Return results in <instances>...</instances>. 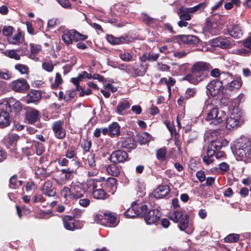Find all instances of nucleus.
<instances>
[{
  "label": "nucleus",
  "mask_w": 251,
  "mask_h": 251,
  "mask_svg": "<svg viewBox=\"0 0 251 251\" xmlns=\"http://www.w3.org/2000/svg\"><path fill=\"white\" fill-rule=\"evenodd\" d=\"M203 113L206 114L205 120L211 121L210 124L218 125L223 121L226 118V113L224 111H219L217 106L210 100H206L203 108Z\"/></svg>",
  "instance_id": "obj_1"
},
{
  "label": "nucleus",
  "mask_w": 251,
  "mask_h": 251,
  "mask_svg": "<svg viewBox=\"0 0 251 251\" xmlns=\"http://www.w3.org/2000/svg\"><path fill=\"white\" fill-rule=\"evenodd\" d=\"M235 153L237 160L243 161L245 163L251 161L250 157L251 153V147L250 139L242 137L235 146Z\"/></svg>",
  "instance_id": "obj_2"
},
{
  "label": "nucleus",
  "mask_w": 251,
  "mask_h": 251,
  "mask_svg": "<svg viewBox=\"0 0 251 251\" xmlns=\"http://www.w3.org/2000/svg\"><path fill=\"white\" fill-rule=\"evenodd\" d=\"M85 191L82 184L78 183H72L69 187L65 186L61 190V196L67 202L77 200L82 198Z\"/></svg>",
  "instance_id": "obj_3"
},
{
  "label": "nucleus",
  "mask_w": 251,
  "mask_h": 251,
  "mask_svg": "<svg viewBox=\"0 0 251 251\" xmlns=\"http://www.w3.org/2000/svg\"><path fill=\"white\" fill-rule=\"evenodd\" d=\"M226 127L231 129L243 125L245 120L242 111L238 108H234L227 118H226Z\"/></svg>",
  "instance_id": "obj_4"
},
{
  "label": "nucleus",
  "mask_w": 251,
  "mask_h": 251,
  "mask_svg": "<svg viewBox=\"0 0 251 251\" xmlns=\"http://www.w3.org/2000/svg\"><path fill=\"white\" fill-rule=\"evenodd\" d=\"M88 38V36L82 34L75 29L65 30L62 35V39L67 45L72 43L73 41H84Z\"/></svg>",
  "instance_id": "obj_5"
},
{
  "label": "nucleus",
  "mask_w": 251,
  "mask_h": 251,
  "mask_svg": "<svg viewBox=\"0 0 251 251\" xmlns=\"http://www.w3.org/2000/svg\"><path fill=\"white\" fill-rule=\"evenodd\" d=\"M96 219L100 224L108 226H115L118 223L115 216L111 213H104L103 215L98 214Z\"/></svg>",
  "instance_id": "obj_6"
},
{
  "label": "nucleus",
  "mask_w": 251,
  "mask_h": 251,
  "mask_svg": "<svg viewBox=\"0 0 251 251\" xmlns=\"http://www.w3.org/2000/svg\"><path fill=\"white\" fill-rule=\"evenodd\" d=\"M3 105L5 106V110L8 112H18L21 110L22 106L20 101L13 98H10L7 100L4 101L1 103L0 106L2 108H4Z\"/></svg>",
  "instance_id": "obj_7"
},
{
  "label": "nucleus",
  "mask_w": 251,
  "mask_h": 251,
  "mask_svg": "<svg viewBox=\"0 0 251 251\" xmlns=\"http://www.w3.org/2000/svg\"><path fill=\"white\" fill-rule=\"evenodd\" d=\"M223 86L222 82L218 80H213L206 86V93L212 96L218 95Z\"/></svg>",
  "instance_id": "obj_8"
},
{
  "label": "nucleus",
  "mask_w": 251,
  "mask_h": 251,
  "mask_svg": "<svg viewBox=\"0 0 251 251\" xmlns=\"http://www.w3.org/2000/svg\"><path fill=\"white\" fill-rule=\"evenodd\" d=\"M64 122L60 120L56 121L52 124V129L54 136L58 139H62L66 136V129L63 127Z\"/></svg>",
  "instance_id": "obj_9"
},
{
  "label": "nucleus",
  "mask_w": 251,
  "mask_h": 251,
  "mask_svg": "<svg viewBox=\"0 0 251 251\" xmlns=\"http://www.w3.org/2000/svg\"><path fill=\"white\" fill-rule=\"evenodd\" d=\"M11 87L15 92L24 93L29 89V85L25 79L20 78L12 81Z\"/></svg>",
  "instance_id": "obj_10"
},
{
  "label": "nucleus",
  "mask_w": 251,
  "mask_h": 251,
  "mask_svg": "<svg viewBox=\"0 0 251 251\" xmlns=\"http://www.w3.org/2000/svg\"><path fill=\"white\" fill-rule=\"evenodd\" d=\"M161 216L160 212L157 209H151L145 216L144 220L147 225H156Z\"/></svg>",
  "instance_id": "obj_11"
},
{
  "label": "nucleus",
  "mask_w": 251,
  "mask_h": 251,
  "mask_svg": "<svg viewBox=\"0 0 251 251\" xmlns=\"http://www.w3.org/2000/svg\"><path fill=\"white\" fill-rule=\"evenodd\" d=\"M88 185L90 188L92 187L93 196L95 199L98 200H104L107 197V194L100 188L96 189L97 186L94 179H90L88 182Z\"/></svg>",
  "instance_id": "obj_12"
},
{
  "label": "nucleus",
  "mask_w": 251,
  "mask_h": 251,
  "mask_svg": "<svg viewBox=\"0 0 251 251\" xmlns=\"http://www.w3.org/2000/svg\"><path fill=\"white\" fill-rule=\"evenodd\" d=\"M128 155L126 151L117 150L112 153L110 156V160L114 164L123 163L127 160Z\"/></svg>",
  "instance_id": "obj_13"
},
{
  "label": "nucleus",
  "mask_w": 251,
  "mask_h": 251,
  "mask_svg": "<svg viewBox=\"0 0 251 251\" xmlns=\"http://www.w3.org/2000/svg\"><path fill=\"white\" fill-rule=\"evenodd\" d=\"M40 113L38 110L34 108H29L26 110L25 118L30 124L36 122L40 119Z\"/></svg>",
  "instance_id": "obj_14"
},
{
  "label": "nucleus",
  "mask_w": 251,
  "mask_h": 251,
  "mask_svg": "<svg viewBox=\"0 0 251 251\" xmlns=\"http://www.w3.org/2000/svg\"><path fill=\"white\" fill-rule=\"evenodd\" d=\"M106 39L109 43L113 45L126 44L130 41L129 38L127 36L115 37L112 35H108Z\"/></svg>",
  "instance_id": "obj_15"
},
{
  "label": "nucleus",
  "mask_w": 251,
  "mask_h": 251,
  "mask_svg": "<svg viewBox=\"0 0 251 251\" xmlns=\"http://www.w3.org/2000/svg\"><path fill=\"white\" fill-rule=\"evenodd\" d=\"M205 75L203 74L198 75H194L192 74H187L183 78V80H186L192 84L196 85L201 81L205 78Z\"/></svg>",
  "instance_id": "obj_16"
},
{
  "label": "nucleus",
  "mask_w": 251,
  "mask_h": 251,
  "mask_svg": "<svg viewBox=\"0 0 251 251\" xmlns=\"http://www.w3.org/2000/svg\"><path fill=\"white\" fill-rule=\"evenodd\" d=\"M210 65L204 62H198L194 64L191 69L194 73H199L209 70Z\"/></svg>",
  "instance_id": "obj_17"
},
{
  "label": "nucleus",
  "mask_w": 251,
  "mask_h": 251,
  "mask_svg": "<svg viewBox=\"0 0 251 251\" xmlns=\"http://www.w3.org/2000/svg\"><path fill=\"white\" fill-rule=\"evenodd\" d=\"M212 45L214 46L219 47L221 48L226 49L230 46V42L226 38L220 37L214 39L212 41Z\"/></svg>",
  "instance_id": "obj_18"
},
{
  "label": "nucleus",
  "mask_w": 251,
  "mask_h": 251,
  "mask_svg": "<svg viewBox=\"0 0 251 251\" xmlns=\"http://www.w3.org/2000/svg\"><path fill=\"white\" fill-rule=\"evenodd\" d=\"M10 124V121L8 112L6 110L0 112V128L7 127Z\"/></svg>",
  "instance_id": "obj_19"
},
{
  "label": "nucleus",
  "mask_w": 251,
  "mask_h": 251,
  "mask_svg": "<svg viewBox=\"0 0 251 251\" xmlns=\"http://www.w3.org/2000/svg\"><path fill=\"white\" fill-rule=\"evenodd\" d=\"M130 106L129 101L126 100H122L118 103L117 108V113L121 115H123L125 113V111L129 108Z\"/></svg>",
  "instance_id": "obj_20"
},
{
  "label": "nucleus",
  "mask_w": 251,
  "mask_h": 251,
  "mask_svg": "<svg viewBox=\"0 0 251 251\" xmlns=\"http://www.w3.org/2000/svg\"><path fill=\"white\" fill-rule=\"evenodd\" d=\"M138 142L141 145L148 144L152 140V136L147 132H142L137 135Z\"/></svg>",
  "instance_id": "obj_21"
},
{
  "label": "nucleus",
  "mask_w": 251,
  "mask_h": 251,
  "mask_svg": "<svg viewBox=\"0 0 251 251\" xmlns=\"http://www.w3.org/2000/svg\"><path fill=\"white\" fill-rule=\"evenodd\" d=\"M229 34L234 38H240L243 35L242 31L237 25H233L227 29Z\"/></svg>",
  "instance_id": "obj_22"
},
{
  "label": "nucleus",
  "mask_w": 251,
  "mask_h": 251,
  "mask_svg": "<svg viewBox=\"0 0 251 251\" xmlns=\"http://www.w3.org/2000/svg\"><path fill=\"white\" fill-rule=\"evenodd\" d=\"M119 56L120 58L125 62H130L135 60L134 58L136 56L134 55L132 51H128L126 50H121L119 52Z\"/></svg>",
  "instance_id": "obj_23"
},
{
  "label": "nucleus",
  "mask_w": 251,
  "mask_h": 251,
  "mask_svg": "<svg viewBox=\"0 0 251 251\" xmlns=\"http://www.w3.org/2000/svg\"><path fill=\"white\" fill-rule=\"evenodd\" d=\"M177 14L180 20L189 21L191 19V14L187 9V7H181L177 11Z\"/></svg>",
  "instance_id": "obj_24"
},
{
  "label": "nucleus",
  "mask_w": 251,
  "mask_h": 251,
  "mask_svg": "<svg viewBox=\"0 0 251 251\" xmlns=\"http://www.w3.org/2000/svg\"><path fill=\"white\" fill-rule=\"evenodd\" d=\"M63 225L64 228L69 230L73 231L76 229L75 225L74 220L71 216H66L63 219Z\"/></svg>",
  "instance_id": "obj_25"
},
{
  "label": "nucleus",
  "mask_w": 251,
  "mask_h": 251,
  "mask_svg": "<svg viewBox=\"0 0 251 251\" xmlns=\"http://www.w3.org/2000/svg\"><path fill=\"white\" fill-rule=\"evenodd\" d=\"M183 216H184L183 212L180 210H172L168 214L169 219L176 223H178Z\"/></svg>",
  "instance_id": "obj_26"
},
{
  "label": "nucleus",
  "mask_w": 251,
  "mask_h": 251,
  "mask_svg": "<svg viewBox=\"0 0 251 251\" xmlns=\"http://www.w3.org/2000/svg\"><path fill=\"white\" fill-rule=\"evenodd\" d=\"M29 45L30 52L28 56L30 58L35 60L36 55L41 50V46L40 45L33 43H30Z\"/></svg>",
  "instance_id": "obj_27"
},
{
  "label": "nucleus",
  "mask_w": 251,
  "mask_h": 251,
  "mask_svg": "<svg viewBox=\"0 0 251 251\" xmlns=\"http://www.w3.org/2000/svg\"><path fill=\"white\" fill-rule=\"evenodd\" d=\"M134 204L135 209H136V210H135L136 217H142L144 216L148 211L147 206L145 204H137L136 202L135 201L134 202Z\"/></svg>",
  "instance_id": "obj_28"
},
{
  "label": "nucleus",
  "mask_w": 251,
  "mask_h": 251,
  "mask_svg": "<svg viewBox=\"0 0 251 251\" xmlns=\"http://www.w3.org/2000/svg\"><path fill=\"white\" fill-rule=\"evenodd\" d=\"M41 98V94L37 90L31 91L27 95V102H34Z\"/></svg>",
  "instance_id": "obj_29"
},
{
  "label": "nucleus",
  "mask_w": 251,
  "mask_h": 251,
  "mask_svg": "<svg viewBox=\"0 0 251 251\" xmlns=\"http://www.w3.org/2000/svg\"><path fill=\"white\" fill-rule=\"evenodd\" d=\"M105 186L109 191L113 194L117 189V180L115 178L109 177L105 181Z\"/></svg>",
  "instance_id": "obj_30"
},
{
  "label": "nucleus",
  "mask_w": 251,
  "mask_h": 251,
  "mask_svg": "<svg viewBox=\"0 0 251 251\" xmlns=\"http://www.w3.org/2000/svg\"><path fill=\"white\" fill-rule=\"evenodd\" d=\"M215 151L213 149H208L206 152V155L203 157V161L206 165H208L214 161V154Z\"/></svg>",
  "instance_id": "obj_31"
},
{
  "label": "nucleus",
  "mask_w": 251,
  "mask_h": 251,
  "mask_svg": "<svg viewBox=\"0 0 251 251\" xmlns=\"http://www.w3.org/2000/svg\"><path fill=\"white\" fill-rule=\"evenodd\" d=\"M180 40L184 43L189 44H196L199 42V39L193 35H180Z\"/></svg>",
  "instance_id": "obj_32"
},
{
  "label": "nucleus",
  "mask_w": 251,
  "mask_h": 251,
  "mask_svg": "<svg viewBox=\"0 0 251 251\" xmlns=\"http://www.w3.org/2000/svg\"><path fill=\"white\" fill-rule=\"evenodd\" d=\"M170 192L169 188L166 185H162L156 190L155 196L156 198H163L167 195Z\"/></svg>",
  "instance_id": "obj_33"
},
{
  "label": "nucleus",
  "mask_w": 251,
  "mask_h": 251,
  "mask_svg": "<svg viewBox=\"0 0 251 251\" xmlns=\"http://www.w3.org/2000/svg\"><path fill=\"white\" fill-rule=\"evenodd\" d=\"M120 168L114 163L109 165L106 168L107 173L114 176H118L120 175Z\"/></svg>",
  "instance_id": "obj_34"
},
{
  "label": "nucleus",
  "mask_w": 251,
  "mask_h": 251,
  "mask_svg": "<svg viewBox=\"0 0 251 251\" xmlns=\"http://www.w3.org/2000/svg\"><path fill=\"white\" fill-rule=\"evenodd\" d=\"M226 144L227 142L226 140L220 139L213 140L211 141L210 147L208 149H215V151H218Z\"/></svg>",
  "instance_id": "obj_35"
},
{
  "label": "nucleus",
  "mask_w": 251,
  "mask_h": 251,
  "mask_svg": "<svg viewBox=\"0 0 251 251\" xmlns=\"http://www.w3.org/2000/svg\"><path fill=\"white\" fill-rule=\"evenodd\" d=\"M179 223L178 227L181 231H184L188 226L189 225V216L185 214L183 216L177 223Z\"/></svg>",
  "instance_id": "obj_36"
},
{
  "label": "nucleus",
  "mask_w": 251,
  "mask_h": 251,
  "mask_svg": "<svg viewBox=\"0 0 251 251\" xmlns=\"http://www.w3.org/2000/svg\"><path fill=\"white\" fill-rule=\"evenodd\" d=\"M121 147L127 149H132L136 147V144L133 140L128 137L121 142Z\"/></svg>",
  "instance_id": "obj_37"
},
{
  "label": "nucleus",
  "mask_w": 251,
  "mask_h": 251,
  "mask_svg": "<svg viewBox=\"0 0 251 251\" xmlns=\"http://www.w3.org/2000/svg\"><path fill=\"white\" fill-rule=\"evenodd\" d=\"M24 41V37L22 33L20 32L14 36L10 37L8 39V41L10 44L14 45H18Z\"/></svg>",
  "instance_id": "obj_38"
},
{
  "label": "nucleus",
  "mask_w": 251,
  "mask_h": 251,
  "mask_svg": "<svg viewBox=\"0 0 251 251\" xmlns=\"http://www.w3.org/2000/svg\"><path fill=\"white\" fill-rule=\"evenodd\" d=\"M109 127L110 130V136H113L120 135V127L117 123L113 122L109 125Z\"/></svg>",
  "instance_id": "obj_39"
},
{
  "label": "nucleus",
  "mask_w": 251,
  "mask_h": 251,
  "mask_svg": "<svg viewBox=\"0 0 251 251\" xmlns=\"http://www.w3.org/2000/svg\"><path fill=\"white\" fill-rule=\"evenodd\" d=\"M20 136L16 133L9 134L5 137V140L11 145H14L19 140Z\"/></svg>",
  "instance_id": "obj_40"
},
{
  "label": "nucleus",
  "mask_w": 251,
  "mask_h": 251,
  "mask_svg": "<svg viewBox=\"0 0 251 251\" xmlns=\"http://www.w3.org/2000/svg\"><path fill=\"white\" fill-rule=\"evenodd\" d=\"M241 79H237L233 80L230 83H229L227 86L228 89L233 90V89H238L241 86Z\"/></svg>",
  "instance_id": "obj_41"
},
{
  "label": "nucleus",
  "mask_w": 251,
  "mask_h": 251,
  "mask_svg": "<svg viewBox=\"0 0 251 251\" xmlns=\"http://www.w3.org/2000/svg\"><path fill=\"white\" fill-rule=\"evenodd\" d=\"M15 69L22 75L27 74L29 71L28 67L24 64H18L15 65Z\"/></svg>",
  "instance_id": "obj_42"
},
{
  "label": "nucleus",
  "mask_w": 251,
  "mask_h": 251,
  "mask_svg": "<svg viewBox=\"0 0 251 251\" xmlns=\"http://www.w3.org/2000/svg\"><path fill=\"white\" fill-rule=\"evenodd\" d=\"M239 235L238 234L231 233L225 238V241L227 243L236 242L239 240Z\"/></svg>",
  "instance_id": "obj_43"
},
{
  "label": "nucleus",
  "mask_w": 251,
  "mask_h": 251,
  "mask_svg": "<svg viewBox=\"0 0 251 251\" xmlns=\"http://www.w3.org/2000/svg\"><path fill=\"white\" fill-rule=\"evenodd\" d=\"M197 92V90L196 88H187L184 96L186 100L194 97Z\"/></svg>",
  "instance_id": "obj_44"
},
{
  "label": "nucleus",
  "mask_w": 251,
  "mask_h": 251,
  "mask_svg": "<svg viewBox=\"0 0 251 251\" xmlns=\"http://www.w3.org/2000/svg\"><path fill=\"white\" fill-rule=\"evenodd\" d=\"M205 6L206 3L205 2H202L193 7L187 8V9L188 10L189 12L191 14L195 13L196 11H201L203 10Z\"/></svg>",
  "instance_id": "obj_45"
},
{
  "label": "nucleus",
  "mask_w": 251,
  "mask_h": 251,
  "mask_svg": "<svg viewBox=\"0 0 251 251\" xmlns=\"http://www.w3.org/2000/svg\"><path fill=\"white\" fill-rule=\"evenodd\" d=\"M135 210H136V209H135L133 202L131 204V207L128 208L127 210L125 212L126 217L128 218L136 217Z\"/></svg>",
  "instance_id": "obj_46"
},
{
  "label": "nucleus",
  "mask_w": 251,
  "mask_h": 251,
  "mask_svg": "<svg viewBox=\"0 0 251 251\" xmlns=\"http://www.w3.org/2000/svg\"><path fill=\"white\" fill-rule=\"evenodd\" d=\"M140 67L141 69H139L138 68L134 69L133 70V73L134 75L135 76H143L146 74L147 72V67L143 65H141Z\"/></svg>",
  "instance_id": "obj_47"
},
{
  "label": "nucleus",
  "mask_w": 251,
  "mask_h": 251,
  "mask_svg": "<svg viewBox=\"0 0 251 251\" xmlns=\"http://www.w3.org/2000/svg\"><path fill=\"white\" fill-rule=\"evenodd\" d=\"M4 54L10 58L19 60L20 57L19 55L14 50H7L4 52Z\"/></svg>",
  "instance_id": "obj_48"
},
{
  "label": "nucleus",
  "mask_w": 251,
  "mask_h": 251,
  "mask_svg": "<svg viewBox=\"0 0 251 251\" xmlns=\"http://www.w3.org/2000/svg\"><path fill=\"white\" fill-rule=\"evenodd\" d=\"M166 150L165 148H161L158 150L156 152L157 158L161 160H164L166 158Z\"/></svg>",
  "instance_id": "obj_49"
},
{
  "label": "nucleus",
  "mask_w": 251,
  "mask_h": 251,
  "mask_svg": "<svg viewBox=\"0 0 251 251\" xmlns=\"http://www.w3.org/2000/svg\"><path fill=\"white\" fill-rule=\"evenodd\" d=\"M36 187L35 183L32 181H30L27 182L26 184L25 190L27 192L30 193L34 191Z\"/></svg>",
  "instance_id": "obj_50"
},
{
  "label": "nucleus",
  "mask_w": 251,
  "mask_h": 251,
  "mask_svg": "<svg viewBox=\"0 0 251 251\" xmlns=\"http://www.w3.org/2000/svg\"><path fill=\"white\" fill-rule=\"evenodd\" d=\"M35 147L36 149V154L38 155H42L45 151V147L43 145L39 142H37L35 143Z\"/></svg>",
  "instance_id": "obj_51"
},
{
  "label": "nucleus",
  "mask_w": 251,
  "mask_h": 251,
  "mask_svg": "<svg viewBox=\"0 0 251 251\" xmlns=\"http://www.w3.org/2000/svg\"><path fill=\"white\" fill-rule=\"evenodd\" d=\"M13 28L11 26H4L3 28L2 33L4 36H9L12 35Z\"/></svg>",
  "instance_id": "obj_52"
},
{
  "label": "nucleus",
  "mask_w": 251,
  "mask_h": 251,
  "mask_svg": "<svg viewBox=\"0 0 251 251\" xmlns=\"http://www.w3.org/2000/svg\"><path fill=\"white\" fill-rule=\"evenodd\" d=\"M87 161L89 166L91 168H94L96 167V162L95 161L94 154L91 153L89 155H88L87 157Z\"/></svg>",
  "instance_id": "obj_53"
},
{
  "label": "nucleus",
  "mask_w": 251,
  "mask_h": 251,
  "mask_svg": "<svg viewBox=\"0 0 251 251\" xmlns=\"http://www.w3.org/2000/svg\"><path fill=\"white\" fill-rule=\"evenodd\" d=\"M156 67L157 70L163 72L168 71L170 69V67L168 65L161 63H158Z\"/></svg>",
  "instance_id": "obj_54"
},
{
  "label": "nucleus",
  "mask_w": 251,
  "mask_h": 251,
  "mask_svg": "<svg viewBox=\"0 0 251 251\" xmlns=\"http://www.w3.org/2000/svg\"><path fill=\"white\" fill-rule=\"evenodd\" d=\"M42 67L45 70L49 72H51L53 69L54 66L50 63L44 62L42 64Z\"/></svg>",
  "instance_id": "obj_55"
},
{
  "label": "nucleus",
  "mask_w": 251,
  "mask_h": 251,
  "mask_svg": "<svg viewBox=\"0 0 251 251\" xmlns=\"http://www.w3.org/2000/svg\"><path fill=\"white\" fill-rule=\"evenodd\" d=\"M82 79V78L81 77H79V75L77 77H74L72 78L71 82L76 86V89L77 91H79L80 89H81L79 85V83Z\"/></svg>",
  "instance_id": "obj_56"
},
{
  "label": "nucleus",
  "mask_w": 251,
  "mask_h": 251,
  "mask_svg": "<svg viewBox=\"0 0 251 251\" xmlns=\"http://www.w3.org/2000/svg\"><path fill=\"white\" fill-rule=\"evenodd\" d=\"M52 188V182L48 180L45 182L41 191L42 192H44L45 191L49 190Z\"/></svg>",
  "instance_id": "obj_57"
},
{
  "label": "nucleus",
  "mask_w": 251,
  "mask_h": 251,
  "mask_svg": "<svg viewBox=\"0 0 251 251\" xmlns=\"http://www.w3.org/2000/svg\"><path fill=\"white\" fill-rule=\"evenodd\" d=\"M148 61L150 62H153L157 60L159 56V53L151 52L148 54Z\"/></svg>",
  "instance_id": "obj_58"
},
{
  "label": "nucleus",
  "mask_w": 251,
  "mask_h": 251,
  "mask_svg": "<svg viewBox=\"0 0 251 251\" xmlns=\"http://www.w3.org/2000/svg\"><path fill=\"white\" fill-rule=\"evenodd\" d=\"M10 184L11 185L10 187L12 188H16L18 187L17 184V177L15 176H13L10 179Z\"/></svg>",
  "instance_id": "obj_59"
},
{
  "label": "nucleus",
  "mask_w": 251,
  "mask_h": 251,
  "mask_svg": "<svg viewBox=\"0 0 251 251\" xmlns=\"http://www.w3.org/2000/svg\"><path fill=\"white\" fill-rule=\"evenodd\" d=\"M19 50L22 51V55L29 56L30 53L28 50V46L26 44H25L23 45L21 48V49Z\"/></svg>",
  "instance_id": "obj_60"
},
{
  "label": "nucleus",
  "mask_w": 251,
  "mask_h": 251,
  "mask_svg": "<svg viewBox=\"0 0 251 251\" xmlns=\"http://www.w3.org/2000/svg\"><path fill=\"white\" fill-rule=\"evenodd\" d=\"M75 156V151L72 148H68L65 153V156L69 159H73Z\"/></svg>",
  "instance_id": "obj_61"
},
{
  "label": "nucleus",
  "mask_w": 251,
  "mask_h": 251,
  "mask_svg": "<svg viewBox=\"0 0 251 251\" xmlns=\"http://www.w3.org/2000/svg\"><path fill=\"white\" fill-rule=\"evenodd\" d=\"M187 54V52L185 51H175L173 53L174 57L180 58L185 56Z\"/></svg>",
  "instance_id": "obj_62"
},
{
  "label": "nucleus",
  "mask_w": 251,
  "mask_h": 251,
  "mask_svg": "<svg viewBox=\"0 0 251 251\" xmlns=\"http://www.w3.org/2000/svg\"><path fill=\"white\" fill-rule=\"evenodd\" d=\"M81 146L85 151H88L91 148V143L87 140L84 141L82 143Z\"/></svg>",
  "instance_id": "obj_63"
},
{
  "label": "nucleus",
  "mask_w": 251,
  "mask_h": 251,
  "mask_svg": "<svg viewBox=\"0 0 251 251\" xmlns=\"http://www.w3.org/2000/svg\"><path fill=\"white\" fill-rule=\"evenodd\" d=\"M78 203L80 205L86 207L90 204V201L88 199L84 198L79 199Z\"/></svg>",
  "instance_id": "obj_64"
}]
</instances>
